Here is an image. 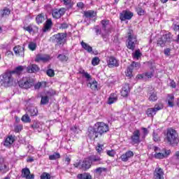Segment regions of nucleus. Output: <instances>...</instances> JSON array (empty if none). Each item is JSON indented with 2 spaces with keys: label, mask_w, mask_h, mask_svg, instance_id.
<instances>
[{
  "label": "nucleus",
  "mask_w": 179,
  "mask_h": 179,
  "mask_svg": "<svg viewBox=\"0 0 179 179\" xmlns=\"http://www.w3.org/2000/svg\"><path fill=\"white\" fill-rule=\"evenodd\" d=\"M165 141L171 146L178 145L179 142V136L177 130L173 128H169L166 129V132L164 134Z\"/></svg>",
  "instance_id": "obj_1"
},
{
  "label": "nucleus",
  "mask_w": 179,
  "mask_h": 179,
  "mask_svg": "<svg viewBox=\"0 0 179 179\" xmlns=\"http://www.w3.org/2000/svg\"><path fill=\"white\" fill-rule=\"evenodd\" d=\"M136 45H138V38L136 36L134 35V31H129L127 40V48L134 51Z\"/></svg>",
  "instance_id": "obj_2"
},
{
  "label": "nucleus",
  "mask_w": 179,
  "mask_h": 179,
  "mask_svg": "<svg viewBox=\"0 0 179 179\" xmlns=\"http://www.w3.org/2000/svg\"><path fill=\"white\" fill-rule=\"evenodd\" d=\"M19 86L22 89H30L34 86V79L31 77H23L19 82Z\"/></svg>",
  "instance_id": "obj_3"
},
{
  "label": "nucleus",
  "mask_w": 179,
  "mask_h": 179,
  "mask_svg": "<svg viewBox=\"0 0 179 179\" xmlns=\"http://www.w3.org/2000/svg\"><path fill=\"white\" fill-rule=\"evenodd\" d=\"M94 127L97 133L99 134L100 136H102L103 134H106L109 131L108 124L103 122H97L94 124Z\"/></svg>",
  "instance_id": "obj_4"
},
{
  "label": "nucleus",
  "mask_w": 179,
  "mask_h": 179,
  "mask_svg": "<svg viewBox=\"0 0 179 179\" xmlns=\"http://www.w3.org/2000/svg\"><path fill=\"white\" fill-rule=\"evenodd\" d=\"M1 82L4 87H9V86L13 85V77H12L10 71L6 72L2 75Z\"/></svg>",
  "instance_id": "obj_5"
},
{
  "label": "nucleus",
  "mask_w": 179,
  "mask_h": 179,
  "mask_svg": "<svg viewBox=\"0 0 179 179\" xmlns=\"http://www.w3.org/2000/svg\"><path fill=\"white\" fill-rule=\"evenodd\" d=\"M155 159H164L169 157V155L171 153L170 150L164 149L161 152H159V148L155 147Z\"/></svg>",
  "instance_id": "obj_6"
},
{
  "label": "nucleus",
  "mask_w": 179,
  "mask_h": 179,
  "mask_svg": "<svg viewBox=\"0 0 179 179\" xmlns=\"http://www.w3.org/2000/svg\"><path fill=\"white\" fill-rule=\"evenodd\" d=\"M141 64L138 62H133L130 66H129L125 71V75L127 78H132V72L134 69H139Z\"/></svg>",
  "instance_id": "obj_7"
},
{
  "label": "nucleus",
  "mask_w": 179,
  "mask_h": 179,
  "mask_svg": "<svg viewBox=\"0 0 179 179\" xmlns=\"http://www.w3.org/2000/svg\"><path fill=\"white\" fill-rule=\"evenodd\" d=\"M54 41L55 43L61 45V44H64L66 38V34L65 33H59L56 35H54Z\"/></svg>",
  "instance_id": "obj_8"
},
{
  "label": "nucleus",
  "mask_w": 179,
  "mask_h": 179,
  "mask_svg": "<svg viewBox=\"0 0 179 179\" xmlns=\"http://www.w3.org/2000/svg\"><path fill=\"white\" fill-rule=\"evenodd\" d=\"M131 142L134 145L141 143V131L139 129H136L131 136Z\"/></svg>",
  "instance_id": "obj_9"
},
{
  "label": "nucleus",
  "mask_w": 179,
  "mask_h": 179,
  "mask_svg": "<svg viewBox=\"0 0 179 179\" xmlns=\"http://www.w3.org/2000/svg\"><path fill=\"white\" fill-rule=\"evenodd\" d=\"M132 17H134V13L129 10H124L120 14V19L122 22H124V20H131Z\"/></svg>",
  "instance_id": "obj_10"
},
{
  "label": "nucleus",
  "mask_w": 179,
  "mask_h": 179,
  "mask_svg": "<svg viewBox=\"0 0 179 179\" xmlns=\"http://www.w3.org/2000/svg\"><path fill=\"white\" fill-rule=\"evenodd\" d=\"M65 12H66V10L64 8H61L59 10H53L52 15L55 19H60V17H62L65 15Z\"/></svg>",
  "instance_id": "obj_11"
},
{
  "label": "nucleus",
  "mask_w": 179,
  "mask_h": 179,
  "mask_svg": "<svg viewBox=\"0 0 179 179\" xmlns=\"http://www.w3.org/2000/svg\"><path fill=\"white\" fill-rule=\"evenodd\" d=\"M21 177L26 179H34V175L30 173V169H29V168L22 169Z\"/></svg>",
  "instance_id": "obj_12"
},
{
  "label": "nucleus",
  "mask_w": 179,
  "mask_h": 179,
  "mask_svg": "<svg viewBox=\"0 0 179 179\" xmlns=\"http://www.w3.org/2000/svg\"><path fill=\"white\" fill-rule=\"evenodd\" d=\"M90 167H92V162H90V159H89V158H86L83 162H81L80 170H83L84 171H86V170H89Z\"/></svg>",
  "instance_id": "obj_13"
},
{
  "label": "nucleus",
  "mask_w": 179,
  "mask_h": 179,
  "mask_svg": "<svg viewBox=\"0 0 179 179\" xmlns=\"http://www.w3.org/2000/svg\"><path fill=\"white\" fill-rule=\"evenodd\" d=\"M50 59H51L50 55L39 54L36 56L35 62H48Z\"/></svg>",
  "instance_id": "obj_14"
},
{
  "label": "nucleus",
  "mask_w": 179,
  "mask_h": 179,
  "mask_svg": "<svg viewBox=\"0 0 179 179\" xmlns=\"http://www.w3.org/2000/svg\"><path fill=\"white\" fill-rule=\"evenodd\" d=\"M154 179H164V172L162 168H156L154 172Z\"/></svg>",
  "instance_id": "obj_15"
},
{
  "label": "nucleus",
  "mask_w": 179,
  "mask_h": 179,
  "mask_svg": "<svg viewBox=\"0 0 179 179\" xmlns=\"http://www.w3.org/2000/svg\"><path fill=\"white\" fill-rule=\"evenodd\" d=\"M108 68H114V66H120V62L114 57H109L108 60Z\"/></svg>",
  "instance_id": "obj_16"
},
{
  "label": "nucleus",
  "mask_w": 179,
  "mask_h": 179,
  "mask_svg": "<svg viewBox=\"0 0 179 179\" xmlns=\"http://www.w3.org/2000/svg\"><path fill=\"white\" fill-rule=\"evenodd\" d=\"M132 157H134V152L128 150L121 155L120 159L122 162H128V160H129V159H132Z\"/></svg>",
  "instance_id": "obj_17"
},
{
  "label": "nucleus",
  "mask_w": 179,
  "mask_h": 179,
  "mask_svg": "<svg viewBox=\"0 0 179 179\" xmlns=\"http://www.w3.org/2000/svg\"><path fill=\"white\" fill-rule=\"evenodd\" d=\"M15 136H8L5 139L3 145L6 148H10V146L13 145V142H15Z\"/></svg>",
  "instance_id": "obj_18"
},
{
  "label": "nucleus",
  "mask_w": 179,
  "mask_h": 179,
  "mask_svg": "<svg viewBox=\"0 0 179 179\" xmlns=\"http://www.w3.org/2000/svg\"><path fill=\"white\" fill-rule=\"evenodd\" d=\"M15 54L18 57H24V48L20 45L15 46L13 48Z\"/></svg>",
  "instance_id": "obj_19"
},
{
  "label": "nucleus",
  "mask_w": 179,
  "mask_h": 179,
  "mask_svg": "<svg viewBox=\"0 0 179 179\" xmlns=\"http://www.w3.org/2000/svg\"><path fill=\"white\" fill-rule=\"evenodd\" d=\"M51 27H52V20L51 19H48L43 25V32L45 33L50 31Z\"/></svg>",
  "instance_id": "obj_20"
},
{
  "label": "nucleus",
  "mask_w": 179,
  "mask_h": 179,
  "mask_svg": "<svg viewBox=\"0 0 179 179\" xmlns=\"http://www.w3.org/2000/svg\"><path fill=\"white\" fill-rule=\"evenodd\" d=\"M34 129H38V131H43V129H45L44 127V122L35 121L31 125Z\"/></svg>",
  "instance_id": "obj_21"
},
{
  "label": "nucleus",
  "mask_w": 179,
  "mask_h": 179,
  "mask_svg": "<svg viewBox=\"0 0 179 179\" xmlns=\"http://www.w3.org/2000/svg\"><path fill=\"white\" fill-rule=\"evenodd\" d=\"M129 92H131V88H129V84H125L121 90V96L123 97H127L128 96Z\"/></svg>",
  "instance_id": "obj_22"
},
{
  "label": "nucleus",
  "mask_w": 179,
  "mask_h": 179,
  "mask_svg": "<svg viewBox=\"0 0 179 179\" xmlns=\"http://www.w3.org/2000/svg\"><path fill=\"white\" fill-rule=\"evenodd\" d=\"M24 29L29 33H37L38 31V27L33 24H29L28 27H24Z\"/></svg>",
  "instance_id": "obj_23"
},
{
  "label": "nucleus",
  "mask_w": 179,
  "mask_h": 179,
  "mask_svg": "<svg viewBox=\"0 0 179 179\" xmlns=\"http://www.w3.org/2000/svg\"><path fill=\"white\" fill-rule=\"evenodd\" d=\"M88 136L89 138H90V139H96V138H99V136H100V134H99L96 131V128L94 127V129L90 130Z\"/></svg>",
  "instance_id": "obj_24"
},
{
  "label": "nucleus",
  "mask_w": 179,
  "mask_h": 179,
  "mask_svg": "<svg viewBox=\"0 0 179 179\" xmlns=\"http://www.w3.org/2000/svg\"><path fill=\"white\" fill-rule=\"evenodd\" d=\"M40 70L37 64H31L27 68V71L28 73H34V72H38Z\"/></svg>",
  "instance_id": "obj_25"
},
{
  "label": "nucleus",
  "mask_w": 179,
  "mask_h": 179,
  "mask_svg": "<svg viewBox=\"0 0 179 179\" xmlns=\"http://www.w3.org/2000/svg\"><path fill=\"white\" fill-rule=\"evenodd\" d=\"M101 24H102L101 30H103L106 33L108 31V27H110V21L107 20H103L101 21Z\"/></svg>",
  "instance_id": "obj_26"
},
{
  "label": "nucleus",
  "mask_w": 179,
  "mask_h": 179,
  "mask_svg": "<svg viewBox=\"0 0 179 179\" xmlns=\"http://www.w3.org/2000/svg\"><path fill=\"white\" fill-rule=\"evenodd\" d=\"M43 22H45V15L43 13L38 14L36 17V22L37 24H41Z\"/></svg>",
  "instance_id": "obj_27"
},
{
  "label": "nucleus",
  "mask_w": 179,
  "mask_h": 179,
  "mask_svg": "<svg viewBox=\"0 0 179 179\" xmlns=\"http://www.w3.org/2000/svg\"><path fill=\"white\" fill-rule=\"evenodd\" d=\"M84 16L88 19L96 17V16H97V13L94 12V10L85 11Z\"/></svg>",
  "instance_id": "obj_28"
},
{
  "label": "nucleus",
  "mask_w": 179,
  "mask_h": 179,
  "mask_svg": "<svg viewBox=\"0 0 179 179\" xmlns=\"http://www.w3.org/2000/svg\"><path fill=\"white\" fill-rule=\"evenodd\" d=\"M157 92L155 91L150 92L148 97L150 101H157Z\"/></svg>",
  "instance_id": "obj_29"
},
{
  "label": "nucleus",
  "mask_w": 179,
  "mask_h": 179,
  "mask_svg": "<svg viewBox=\"0 0 179 179\" xmlns=\"http://www.w3.org/2000/svg\"><path fill=\"white\" fill-rule=\"evenodd\" d=\"M166 101L169 107H174V95L168 94Z\"/></svg>",
  "instance_id": "obj_30"
},
{
  "label": "nucleus",
  "mask_w": 179,
  "mask_h": 179,
  "mask_svg": "<svg viewBox=\"0 0 179 179\" xmlns=\"http://www.w3.org/2000/svg\"><path fill=\"white\" fill-rule=\"evenodd\" d=\"M118 100V96H117V94H111L108 100V104H113V103L117 102Z\"/></svg>",
  "instance_id": "obj_31"
},
{
  "label": "nucleus",
  "mask_w": 179,
  "mask_h": 179,
  "mask_svg": "<svg viewBox=\"0 0 179 179\" xmlns=\"http://www.w3.org/2000/svg\"><path fill=\"white\" fill-rule=\"evenodd\" d=\"M26 68H27L26 66H17L14 71H12L10 72H11L12 75H13V73H16V75H20L22 72H23V71L26 69Z\"/></svg>",
  "instance_id": "obj_32"
},
{
  "label": "nucleus",
  "mask_w": 179,
  "mask_h": 179,
  "mask_svg": "<svg viewBox=\"0 0 179 179\" xmlns=\"http://www.w3.org/2000/svg\"><path fill=\"white\" fill-rule=\"evenodd\" d=\"M156 110L154 108H149L146 110V114L148 117H150L151 118H153L155 115H156Z\"/></svg>",
  "instance_id": "obj_33"
},
{
  "label": "nucleus",
  "mask_w": 179,
  "mask_h": 179,
  "mask_svg": "<svg viewBox=\"0 0 179 179\" xmlns=\"http://www.w3.org/2000/svg\"><path fill=\"white\" fill-rule=\"evenodd\" d=\"M78 179H92V175L89 173H80L77 176Z\"/></svg>",
  "instance_id": "obj_34"
},
{
  "label": "nucleus",
  "mask_w": 179,
  "mask_h": 179,
  "mask_svg": "<svg viewBox=\"0 0 179 179\" xmlns=\"http://www.w3.org/2000/svg\"><path fill=\"white\" fill-rule=\"evenodd\" d=\"M162 136L160 135V132L153 131L152 133V139L154 142H160Z\"/></svg>",
  "instance_id": "obj_35"
},
{
  "label": "nucleus",
  "mask_w": 179,
  "mask_h": 179,
  "mask_svg": "<svg viewBox=\"0 0 179 179\" xmlns=\"http://www.w3.org/2000/svg\"><path fill=\"white\" fill-rule=\"evenodd\" d=\"M38 110L37 108L34 106H31L28 109V113L31 115V117H34V115H37Z\"/></svg>",
  "instance_id": "obj_36"
},
{
  "label": "nucleus",
  "mask_w": 179,
  "mask_h": 179,
  "mask_svg": "<svg viewBox=\"0 0 179 179\" xmlns=\"http://www.w3.org/2000/svg\"><path fill=\"white\" fill-rule=\"evenodd\" d=\"M81 45L85 51H87V52H93V48L92 46L89 45V44L82 41L81 42Z\"/></svg>",
  "instance_id": "obj_37"
},
{
  "label": "nucleus",
  "mask_w": 179,
  "mask_h": 179,
  "mask_svg": "<svg viewBox=\"0 0 179 179\" xmlns=\"http://www.w3.org/2000/svg\"><path fill=\"white\" fill-rule=\"evenodd\" d=\"M90 161L91 162V164H93V163H96L97 162H100L101 160V158L97 155H92L88 157Z\"/></svg>",
  "instance_id": "obj_38"
},
{
  "label": "nucleus",
  "mask_w": 179,
  "mask_h": 179,
  "mask_svg": "<svg viewBox=\"0 0 179 179\" xmlns=\"http://www.w3.org/2000/svg\"><path fill=\"white\" fill-rule=\"evenodd\" d=\"M61 2L67 8H72L73 6V1L72 0H61Z\"/></svg>",
  "instance_id": "obj_39"
},
{
  "label": "nucleus",
  "mask_w": 179,
  "mask_h": 179,
  "mask_svg": "<svg viewBox=\"0 0 179 179\" xmlns=\"http://www.w3.org/2000/svg\"><path fill=\"white\" fill-rule=\"evenodd\" d=\"M57 59L59 61H60V62H68L69 57L64 54H60L57 56Z\"/></svg>",
  "instance_id": "obj_40"
},
{
  "label": "nucleus",
  "mask_w": 179,
  "mask_h": 179,
  "mask_svg": "<svg viewBox=\"0 0 179 179\" xmlns=\"http://www.w3.org/2000/svg\"><path fill=\"white\" fill-rule=\"evenodd\" d=\"M61 155L59 152H54L52 155L49 156L50 160H57V159H60Z\"/></svg>",
  "instance_id": "obj_41"
},
{
  "label": "nucleus",
  "mask_w": 179,
  "mask_h": 179,
  "mask_svg": "<svg viewBox=\"0 0 179 179\" xmlns=\"http://www.w3.org/2000/svg\"><path fill=\"white\" fill-rule=\"evenodd\" d=\"M10 10H9V9L8 8H4L2 10H0V16L1 17H3V16H8V15H10Z\"/></svg>",
  "instance_id": "obj_42"
},
{
  "label": "nucleus",
  "mask_w": 179,
  "mask_h": 179,
  "mask_svg": "<svg viewBox=\"0 0 179 179\" xmlns=\"http://www.w3.org/2000/svg\"><path fill=\"white\" fill-rule=\"evenodd\" d=\"M162 40L166 43H170V41H171V34H166L163 35Z\"/></svg>",
  "instance_id": "obj_43"
},
{
  "label": "nucleus",
  "mask_w": 179,
  "mask_h": 179,
  "mask_svg": "<svg viewBox=\"0 0 179 179\" xmlns=\"http://www.w3.org/2000/svg\"><path fill=\"white\" fill-rule=\"evenodd\" d=\"M142 55V53H141V50H137L134 53H132V57L134 58V59H139Z\"/></svg>",
  "instance_id": "obj_44"
},
{
  "label": "nucleus",
  "mask_w": 179,
  "mask_h": 179,
  "mask_svg": "<svg viewBox=\"0 0 179 179\" xmlns=\"http://www.w3.org/2000/svg\"><path fill=\"white\" fill-rule=\"evenodd\" d=\"M80 73H81V75H83V76L87 80H90V79H92V76H90V74H89L87 72L85 71V70L81 71Z\"/></svg>",
  "instance_id": "obj_45"
},
{
  "label": "nucleus",
  "mask_w": 179,
  "mask_h": 179,
  "mask_svg": "<svg viewBox=\"0 0 179 179\" xmlns=\"http://www.w3.org/2000/svg\"><path fill=\"white\" fill-rule=\"evenodd\" d=\"M28 48L31 51H35L36 48H37V43L36 42H30L28 45Z\"/></svg>",
  "instance_id": "obj_46"
},
{
  "label": "nucleus",
  "mask_w": 179,
  "mask_h": 179,
  "mask_svg": "<svg viewBox=\"0 0 179 179\" xmlns=\"http://www.w3.org/2000/svg\"><path fill=\"white\" fill-rule=\"evenodd\" d=\"M21 120L22 121V122H31V119H30L29 115L26 114L22 117Z\"/></svg>",
  "instance_id": "obj_47"
},
{
  "label": "nucleus",
  "mask_w": 179,
  "mask_h": 179,
  "mask_svg": "<svg viewBox=\"0 0 179 179\" xmlns=\"http://www.w3.org/2000/svg\"><path fill=\"white\" fill-rule=\"evenodd\" d=\"M100 64V59L98 57H95L92 60V64L93 66H96V65H99Z\"/></svg>",
  "instance_id": "obj_48"
},
{
  "label": "nucleus",
  "mask_w": 179,
  "mask_h": 179,
  "mask_svg": "<svg viewBox=\"0 0 179 179\" xmlns=\"http://www.w3.org/2000/svg\"><path fill=\"white\" fill-rule=\"evenodd\" d=\"M154 110H155V112L157 113V111H160V110H163V104L162 103H157L154 106Z\"/></svg>",
  "instance_id": "obj_49"
},
{
  "label": "nucleus",
  "mask_w": 179,
  "mask_h": 179,
  "mask_svg": "<svg viewBox=\"0 0 179 179\" xmlns=\"http://www.w3.org/2000/svg\"><path fill=\"white\" fill-rule=\"evenodd\" d=\"M136 10L138 15H139V16H143V15H145V10L141 7H137L136 8Z\"/></svg>",
  "instance_id": "obj_50"
},
{
  "label": "nucleus",
  "mask_w": 179,
  "mask_h": 179,
  "mask_svg": "<svg viewBox=\"0 0 179 179\" xmlns=\"http://www.w3.org/2000/svg\"><path fill=\"white\" fill-rule=\"evenodd\" d=\"M141 131H143V139H145L146 138L147 135L149 134V130H148L147 128L141 127Z\"/></svg>",
  "instance_id": "obj_51"
},
{
  "label": "nucleus",
  "mask_w": 179,
  "mask_h": 179,
  "mask_svg": "<svg viewBox=\"0 0 179 179\" xmlns=\"http://www.w3.org/2000/svg\"><path fill=\"white\" fill-rule=\"evenodd\" d=\"M41 179H51V175L48 173L44 172L41 174Z\"/></svg>",
  "instance_id": "obj_52"
},
{
  "label": "nucleus",
  "mask_w": 179,
  "mask_h": 179,
  "mask_svg": "<svg viewBox=\"0 0 179 179\" xmlns=\"http://www.w3.org/2000/svg\"><path fill=\"white\" fill-rule=\"evenodd\" d=\"M35 89H40L41 87H45V82H39L34 86Z\"/></svg>",
  "instance_id": "obj_53"
},
{
  "label": "nucleus",
  "mask_w": 179,
  "mask_h": 179,
  "mask_svg": "<svg viewBox=\"0 0 179 179\" xmlns=\"http://www.w3.org/2000/svg\"><path fill=\"white\" fill-rule=\"evenodd\" d=\"M48 101H50V99H48V97L47 96L41 97V104H47V103H48Z\"/></svg>",
  "instance_id": "obj_54"
},
{
  "label": "nucleus",
  "mask_w": 179,
  "mask_h": 179,
  "mask_svg": "<svg viewBox=\"0 0 179 179\" xmlns=\"http://www.w3.org/2000/svg\"><path fill=\"white\" fill-rule=\"evenodd\" d=\"M115 150H106V154L110 157H114V156H115Z\"/></svg>",
  "instance_id": "obj_55"
},
{
  "label": "nucleus",
  "mask_w": 179,
  "mask_h": 179,
  "mask_svg": "<svg viewBox=\"0 0 179 179\" xmlns=\"http://www.w3.org/2000/svg\"><path fill=\"white\" fill-rule=\"evenodd\" d=\"M46 73L48 75V76H50V78H52L53 76H55V73L54 72V70L50 69L46 71Z\"/></svg>",
  "instance_id": "obj_56"
},
{
  "label": "nucleus",
  "mask_w": 179,
  "mask_h": 179,
  "mask_svg": "<svg viewBox=\"0 0 179 179\" xmlns=\"http://www.w3.org/2000/svg\"><path fill=\"white\" fill-rule=\"evenodd\" d=\"M92 90H96L97 89V81H93L92 83H90Z\"/></svg>",
  "instance_id": "obj_57"
},
{
  "label": "nucleus",
  "mask_w": 179,
  "mask_h": 179,
  "mask_svg": "<svg viewBox=\"0 0 179 179\" xmlns=\"http://www.w3.org/2000/svg\"><path fill=\"white\" fill-rule=\"evenodd\" d=\"M22 129H23V125H22V124L16 125L14 128L15 132H20V131H22Z\"/></svg>",
  "instance_id": "obj_58"
},
{
  "label": "nucleus",
  "mask_w": 179,
  "mask_h": 179,
  "mask_svg": "<svg viewBox=\"0 0 179 179\" xmlns=\"http://www.w3.org/2000/svg\"><path fill=\"white\" fill-rule=\"evenodd\" d=\"M166 41H164V40L163 39V38H162L161 39H159L157 42V44L159 45H160L161 47H164V45H166Z\"/></svg>",
  "instance_id": "obj_59"
},
{
  "label": "nucleus",
  "mask_w": 179,
  "mask_h": 179,
  "mask_svg": "<svg viewBox=\"0 0 179 179\" xmlns=\"http://www.w3.org/2000/svg\"><path fill=\"white\" fill-rule=\"evenodd\" d=\"M96 150L98 152V153L101 154L103 151V145L98 144V145L96 147Z\"/></svg>",
  "instance_id": "obj_60"
},
{
  "label": "nucleus",
  "mask_w": 179,
  "mask_h": 179,
  "mask_svg": "<svg viewBox=\"0 0 179 179\" xmlns=\"http://www.w3.org/2000/svg\"><path fill=\"white\" fill-rule=\"evenodd\" d=\"M153 76V73H152V72H147L145 73H144V78L145 79H150V78H152Z\"/></svg>",
  "instance_id": "obj_61"
},
{
  "label": "nucleus",
  "mask_w": 179,
  "mask_h": 179,
  "mask_svg": "<svg viewBox=\"0 0 179 179\" xmlns=\"http://www.w3.org/2000/svg\"><path fill=\"white\" fill-rule=\"evenodd\" d=\"M94 29L95 30L96 36H99V34H101V30H100V27H99V26L94 27Z\"/></svg>",
  "instance_id": "obj_62"
},
{
  "label": "nucleus",
  "mask_w": 179,
  "mask_h": 179,
  "mask_svg": "<svg viewBox=\"0 0 179 179\" xmlns=\"http://www.w3.org/2000/svg\"><path fill=\"white\" fill-rule=\"evenodd\" d=\"M104 170H106V169L99 167V168H97L96 169H95V171L98 174H101V173H103V171H104Z\"/></svg>",
  "instance_id": "obj_63"
},
{
  "label": "nucleus",
  "mask_w": 179,
  "mask_h": 179,
  "mask_svg": "<svg viewBox=\"0 0 179 179\" xmlns=\"http://www.w3.org/2000/svg\"><path fill=\"white\" fill-rule=\"evenodd\" d=\"M82 164V162L81 161H79L78 162H76L73 164V166L76 168V169H80V165Z\"/></svg>",
  "instance_id": "obj_64"
}]
</instances>
